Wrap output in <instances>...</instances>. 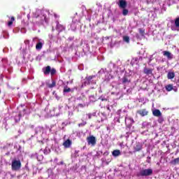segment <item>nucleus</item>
Listing matches in <instances>:
<instances>
[{
	"instance_id": "1a4fd4ad",
	"label": "nucleus",
	"mask_w": 179,
	"mask_h": 179,
	"mask_svg": "<svg viewBox=\"0 0 179 179\" xmlns=\"http://www.w3.org/2000/svg\"><path fill=\"white\" fill-rule=\"evenodd\" d=\"M43 45H44V41L41 39H38V41L36 45V50H37L38 51H40V50L43 48Z\"/></svg>"
},
{
	"instance_id": "5701e85b",
	"label": "nucleus",
	"mask_w": 179,
	"mask_h": 179,
	"mask_svg": "<svg viewBox=\"0 0 179 179\" xmlns=\"http://www.w3.org/2000/svg\"><path fill=\"white\" fill-rule=\"evenodd\" d=\"M165 88L167 92H171V90H173V85L169 84V85H166L165 87Z\"/></svg>"
},
{
	"instance_id": "9b49d317",
	"label": "nucleus",
	"mask_w": 179,
	"mask_h": 179,
	"mask_svg": "<svg viewBox=\"0 0 179 179\" xmlns=\"http://www.w3.org/2000/svg\"><path fill=\"white\" fill-rule=\"evenodd\" d=\"M122 83L123 85H129V83H131V80H129L128 78V77L127 76H124L122 78Z\"/></svg>"
},
{
	"instance_id": "e433bc0d",
	"label": "nucleus",
	"mask_w": 179,
	"mask_h": 179,
	"mask_svg": "<svg viewBox=\"0 0 179 179\" xmlns=\"http://www.w3.org/2000/svg\"><path fill=\"white\" fill-rule=\"evenodd\" d=\"M87 115H88L89 120H90V118H92V115H93L92 113H90Z\"/></svg>"
},
{
	"instance_id": "3c124183",
	"label": "nucleus",
	"mask_w": 179,
	"mask_h": 179,
	"mask_svg": "<svg viewBox=\"0 0 179 179\" xmlns=\"http://www.w3.org/2000/svg\"><path fill=\"white\" fill-rule=\"evenodd\" d=\"M106 100H107V99H101L102 101H106Z\"/></svg>"
},
{
	"instance_id": "864d4df0",
	"label": "nucleus",
	"mask_w": 179,
	"mask_h": 179,
	"mask_svg": "<svg viewBox=\"0 0 179 179\" xmlns=\"http://www.w3.org/2000/svg\"><path fill=\"white\" fill-rule=\"evenodd\" d=\"M148 159H149V160H150V157H148Z\"/></svg>"
},
{
	"instance_id": "c9c22d12",
	"label": "nucleus",
	"mask_w": 179,
	"mask_h": 179,
	"mask_svg": "<svg viewBox=\"0 0 179 179\" xmlns=\"http://www.w3.org/2000/svg\"><path fill=\"white\" fill-rule=\"evenodd\" d=\"M78 107H80L81 108H83V107H86V104L79 103Z\"/></svg>"
},
{
	"instance_id": "bb28decb",
	"label": "nucleus",
	"mask_w": 179,
	"mask_h": 179,
	"mask_svg": "<svg viewBox=\"0 0 179 179\" xmlns=\"http://www.w3.org/2000/svg\"><path fill=\"white\" fill-rule=\"evenodd\" d=\"M96 96H94V95H91L90 96V101H92V103H94V101H96Z\"/></svg>"
},
{
	"instance_id": "5fc2aeb1",
	"label": "nucleus",
	"mask_w": 179,
	"mask_h": 179,
	"mask_svg": "<svg viewBox=\"0 0 179 179\" xmlns=\"http://www.w3.org/2000/svg\"><path fill=\"white\" fill-rule=\"evenodd\" d=\"M147 162H148V163H150V161H149V160H148V161H147Z\"/></svg>"
},
{
	"instance_id": "423d86ee",
	"label": "nucleus",
	"mask_w": 179,
	"mask_h": 179,
	"mask_svg": "<svg viewBox=\"0 0 179 179\" xmlns=\"http://www.w3.org/2000/svg\"><path fill=\"white\" fill-rule=\"evenodd\" d=\"M125 124L129 128L134 124V119L128 115L125 117Z\"/></svg>"
},
{
	"instance_id": "7ed1b4c3",
	"label": "nucleus",
	"mask_w": 179,
	"mask_h": 179,
	"mask_svg": "<svg viewBox=\"0 0 179 179\" xmlns=\"http://www.w3.org/2000/svg\"><path fill=\"white\" fill-rule=\"evenodd\" d=\"M11 167L12 170H13L14 171H17V170H20V167H22V163L20 162V160H13Z\"/></svg>"
},
{
	"instance_id": "f03ea898",
	"label": "nucleus",
	"mask_w": 179,
	"mask_h": 179,
	"mask_svg": "<svg viewBox=\"0 0 179 179\" xmlns=\"http://www.w3.org/2000/svg\"><path fill=\"white\" fill-rule=\"evenodd\" d=\"M153 174V169H142L138 173V177H149Z\"/></svg>"
},
{
	"instance_id": "6ab92c4d",
	"label": "nucleus",
	"mask_w": 179,
	"mask_h": 179,
	"mask_svg": "<svg viewBox=\"0 0 179 179\" xmlns=\"http://www.w3.org/2000/svg\"><path fill=\"white\" fill-rule=\"evenodd\" d=\"M94 78H96V76H90L86 77L85 83H87V85H90V82H92V79H94Z\"/></svg>"
},
{
	"instance_id": "2eb2a0df",
	"label": "nucleus",
	"mask_w": 179,
	"mask_h": 179,
	"mask_svg": "<svg viewBox=\"0 0 179 179\" xmlns=\"http://www.w3.org/2000/svg\"><path fill=\"white\" fill-rule=\"evenodd\" d=\"M138 113L141 115V117H145V115H148V110L146 109L140 110L138 111Z\"/></svg>"
},
{
	"instance_id": "412c9836",
	"label": "nucleus",
	"mask_w": 179,
	"mask_h": 179,
	"mask_svg": "<svg viewBox=\"0 0 179 179\" xmlns=\"http://www.w3.org/2000/svg\"><path fill=\"white\" fill-rule=\"evenodd\" d=\"M43 131H44V129L41 127H38L35 129V134H36V135L38 134H41V132H43Z\"/></svg>"
},
{
	"instance_id": "6e6552de",
	"label": "nucleus",
	"mask_w": 179,
	"mask_h": 179,
	"mask_svg": "<svg viewBox=\"0 0 179 179\" xmlns=\"http://www.w3.org/2000/svg\"><path fill=\"white\" fill-rule=\"evenodd\" d=\"M118 3L117 5L119 6V8H121V9H125V8H127V0H118Z\"/></svg>"
},
{
	"instance_id": "09e8293b",
	"label": "nucleus",
	"mask_w": 179,
	"mask_h": 179,
	"mask_svg": "<svg viewBox=\"0 0 179 179\" xmlns=\"http://www.w3.org/2000/svg\"><path fill=\"white\" fill-rule=\"evenodd\" d=\"M173 90H174V92H177V88H176V89H173Z\"/></svg>"
},
{
	"instance_id": "9d476101",
	"label": "nucleus",
	"mask_w": 179,
	"mask_h": 179,
	"mask_svg": "<svg viewBox=\"0 0 179 179\" xmlns=\"http://www.w3.org/2000/svg\"><path fill=\"white\" fill-rule=\"evenodd\" d=\"M144 73H145V75H148L149 76V75H150L151 76H153V69H148V68H144Z\"/></svg>"
},
{
	"instance_id": "49530a36",
	"label": "nucleus",
	"mask_w": 179,
	"mask_h": 179,
	"mask_svg": "<svg viewBox=\"0 0 179 179\" xmlns=\"http://www.w3.org/2000/svg\"><path fill=\"white\" fill-rule=\"evenodd\" d=\"M44 154H45V155H47V154H48V152H47V151H45V150H44Z\"/></svg>"
},
{
	"instance_id": "4d7b16f0",
	"label": "nucleus",
	"mask_w": 179,
	"mask_h": 179,
	"mask_svg": "<svg viewBox=\"0 0 179 179\" xmlns=\"http://www.w3.org/2000/svg\"><path fill=\"white\" fill-rule=\"evenodd\" d=\"M61 164H64V162H61Z\"/></svg>"
},
{
	"instance_id": "aec40b11",
	"label": "nucleus",
	"mask_w": 179,
	"mask_h": 179,
	"mask_svg": "<svg viewBox=\"0 0 179 179\" xmlns=\"http://www.w3.org/2000/svg\"><path fill=\"white\" fill-rule=\"evenodd\" d=\"M77 27H78V23H76L75 20H73V22L71 25V30L75 31L76 30Z\"/></svg>"
},
{
	"instance_id": "20e7f679",
	"label": "nucleus",
	"mask_w": 179,
	"mask_h": 179,
	"mask_svg": "<svg viewBox=\"0 0 179 179\" xmlns=\"http://www.w3.org/2000/svg\"><path fill=\"white\" fill-rule=\"evenodd\" d=\"M171 30L173 31H179V17L175 19L174 23L171 27Z\"/></svg>"
},
{
	"instance_id": "473e14b6",
	"label": "nucleus",
	"mask_w": 179,
	"mask_h": 179,
	"mask_svg": "<svg viewBox=\"0 0 179 179\" xmlns=\"http://www.w3.org/2000/svg\"><path fill=\"white\" fill-rule=\"evenodd\" d=\"M55 72H57V71L55 70V69H50V73H51V75L52 76V75H55Z\"/></svg>"
},
{
	"instance_id": "a19ab883",
	"label": "nucleus",
	"mask_w": 179,
	"mask_h": 179,
	"mask_svg": "<svg viewBox=\"0 0 179 179\" xmlns=\"http://www.w3.org/2000/svg\"><path fill=\"white\" fill-rule=\"evenodd\" d=\"M4 38H9V35H7V36H3Z\"/></svg>"
},
{
	"instance_id": "6e6d98bb",
	"label": "nucleus",
	"mask_w": 179,
	"mask_h": 179,
	"mask_svg": "<svg viewBox=\"0 0 179 179\" xmlns=\"http://www.w3.org/2000/svg\"><path fill=\"white\" fill-rule=\"evenodd\" d=\"M55 17H57V15L56 14H55Z\"/></svg>"
},
{
	"instance_id": "8fccbe9b",
	"label": "nucleus",
	"mask_w": 179,
	"mask_h": 179,
	"mask_svg": "<svg viewBox=\"0 0 179 179\" xmlns=\"http://www.w3.org/2000/svg\"><path fill=\"white\" fill-rule=\"evenodd\" d=\"M104 155H108V152H105Z\"/></svg>"
},
{
	"instance_id": "a18cd8bd",
	"label": "nucleus",
	"mask_w": 179,
	"mask_h": 179,
	"mask_svg": "<svg viewBox=\"0 0 179 179\" xmlns=\"http://www.w3.org/2000/svg\"><path fill=\"white\" fill-rule=\"evenodd\" d=\"M41 159H43V156L39 157V159L38 160H41Z\"/></svg>"
},
{
	"instance_id": "37998d69",
	"label": "nucleus",
	"mask_w": 179,
	"mask_h": 179,
	"mask_svg": "<svg viewBox=\"0 0 179 179\" xmlns=\"http://www.w3.org/2000/svg\"><path fill=\"white\" fill-rule=\"evenodd\" d=\"M106 108H107V110H108L110 111V106H106Z\"/></svg>"
},
{
	"instance_id": "f8f14e48",
	"label": "nucleus",
	"mask_w": 179,
	"mask_h": 179,
	"mask_svg": "<svg viewBox=\"0 0 179 179\" xmlns=\"http://www.w3.org/2000/svg\"><path fill=\"white\" fill-rule=\"evenodd\" d=\"M134 152H141V150H142V144L137 143L134 145Z\"/></svg>"
},
{
	"instance_id": "ddd939ff",
	"label": "nucleus",
	"mask_w": 179,
	"mask_h": 179,
	"mask_svg": "<svg viewBox=\"0 0 179 179\" xmlns=\"http://www.w3.org/2000/svg\"><path fill=\"white\" fill-rule=\"evenodd\" d=\"M57 30L59 31H64L65 30V27L64 25L59 24V22H57Z\"/></svg>"
},
{
	"instance_id": "b1692460",
	"label": "nucleus",
	"mask_w": 179,
	"mask_h": 179,
	"mask_svg": "<svg viewBox=\"0 0 179 179\" xmlns=\"http://www.w3.org/2000/svg\"><path fill=\"white\" fill-rule=\"evenodd\" d=\"M63 92H64V93H69L71 92V88H69V87H68V86H65L64 87Z\"/></svg>"
},
{
	"instance_id": "c03bdc74",
	"label": "nucleus",
	"mask_w": 179,
	"mask_h": 179,
	"mask_svg": "<svg viewBox=\"0 0 179 179\" xmlns=\"http://www.w3.org/2000/svg\"><path fill=\"white\" fill-rule=\"evenodd\" d=\"M72 114H73L72 112H69V116L72 115Z\"/></svg>"
},
{
	"instance_id": "79ce46f5",
	"label": "nucleus",
	"mask_w": 179,
	"mask_h": 179,
	"mask_svg": "<svg viewBox=\"0 0 179 179\" xmlns=\"http://www.w3.org/2000/svg\"><path fill=\"white\" fill-rule=\"evenodd\" d=\"M117 113L118 115H120V113H121V110H117Z\"/></svg>"
},
{
	"instance_id": "cd10ccee",
	"label": "nucleus",
	"mask_w": 179,
	"mask_h": 179,
	"mask_svg": "<svg viewBox=\"0 0 179 179\" xmlns=\"http://www.w3.org/2000/svg\"><path fill=\"white\" fill-rule=\"evenodd\" d=\"M56 83L55 81L52 80V84H48V87L52 89V87H55Z\"/></svg>"
},
{
	"instance_id": "a211bd4d",
	"label": "nucleus",
	"mask_w": 179,
	"mask_h": 179,
	"mask_svg": "<svg viewBox=\"0 0 179 179\" xmlns=\"http://www.w3.org/2000/svg\"><path fill=\"white\" fill-rule=\"evenodd\" d=\"M43 71L45 75H50V72L51 71V66H48L45 69H43Z\"/></svg>"
},
{
	"instance_id": "f257e3e1",
	"label": "nucleus",
	"mask_w": 179,
	"mask_h": 179,
	"mask_svg": "<svg viewBox=\"0 0 179 179\" xmlns=\"http://www.w3.org/2000/svg\"><path fill=\"white\" fill-rule=\"evenodd\" d=\"M47 15H50V12L47 10L37 9L36 12L34 13V17L39 20V24H43L44 22H47Z\"/></svg>"
},
{
	"instance_id": "a878e982",
	"label": "nucleus",
	"mask_w": 179,
	"mask_h": 179,
	"mask_svg": "<svg viewBox=\"0 0 179 179\" xmlns=\"http://www.w3.org/2000/svg\"><path fill=\"white\" fill-rule=\"evenodd\" d=\"M63 108H64V106L59 105L58 106L59 113H56L55 115L58 116V115H60V114H62V111L61 110V109H62Z\"/></svg>"
},
{
	"instance_id": "f704fd0d",
	"label": "nucleus",
	"mask_w": 179,
	"mask_h": 179,
	"mask_svg": "<svg viewBox=\"0 0 179 179\" xmlns=\"http://www.w3.org/2000/svg\"><path fill=\"white\" fill-rule=\"evenodd\" d=\"M85 125H86V122H83L82 123H80L78 124V127H85Z\"/></svg>"
},
{
	"instance_id": "dca6fc26",
	"label": "nucleus",
	"mask_w": 179,
	"mask_h": 179,
	"mask_svg": "<svg viewBox=\"0 0 179 179\" xmlns=\"http://www.w3.org/2000/svg\"><path fill=\"white\" fill-rule=\"evenodd\" d=\"M152 115L155 117H160L162 115V112H160V110L155 109L152 111Z\"/></svg>"
},
{
	"instance_id": "4c0bfd02",
	"label": "nucleus",
	"mask_w": 179,
	"mask_h": 179,
	"mask_svg": "<svg viewBox=\"0 0 179 179\" xmlns=\"http://www.w3.org/2000/svg\"><path fill=\"white\" fill-rule=\"evenodd\" d=\"M101 115H103V118H106V114H104V113H101Z\"/></svg>"
},
{
	"instance_id": "58836bf2",
	"label": "nucleus",
	"mask_w": 179,
	"mask_h": 179,
	"mask_svg": "<svg viewBox=\"0 0 179 179\" xmlns=\"http://www.w3.org/2000/svg\"><path fill=\"white\" fill-rule=\"evenodd\" d=\"M151 1V2H157V1H159V0H150Z\"/></svg>"
},
{
	"instance_id": "4be33fe9",
	"label": "nucleus",
	"mask_w": 179,
	"mask_h": 179,
	"mask_svg": "<svg viewBox=\"0 0 179 179\" xmlns=\"http://www.w3.org/2000/svg\"><path fill=\"white\" fill-rule=\"evenodd\" d=\"M174 76H176V74L173 72H169L167 74L168 79H174Z\"/></svg>"
},
{
	"instance_id": "4468645a",
	"label": "nucleus",
	"mask_w": 179,
	"mask_h": 179,
	"mask_svg": "<svg viewBox=\"0 0 179 179\" xmlns=\"http://www.w3.org/2000/svg\"><path fill=\"white\" fill-rule=\"evenodd\" d=\"M71 145H72V141H71L69 139L66 140L63 143V146H64L66 148H71Z\"/></svg>"
},
{
	"instance_id": "72a5a7b5",
	"label": "nucleus",
	"mask_w": 179,
	"mask_h": 179,
	"mask_svg": "<svg viewBox=\"0 0 179 179\" xmlns=\"http://www.w3.org/2000/svg\"><path fill=\"white\" fill-rule=\"evenodd\" d=\"M152 60H153V55H150L148 59V64H150V62H152Z\"/></svg>"
},
{
	"instance_id": "f3484780",
	"label": "nucleus",
	"mask_w": 179,
	"mask_h": 179,
	"mask_svg": "<svg viewBox=\"0 0 179 179\" xmlns=\"http://www.w3.org/2000/svg\"><path fill=\"white\" fill-rule=\"evenodd\" d=\"M112 155L114 157H118V156L121 155V151L120 150H115L113 151Z\"/></svg>"
},
{
	"instance_id": "0eeeda50",
	"label": "nucleus",
	"mask_w": 179,
	"mask_h": 179,
	"mask_svg": "<svg viewBox=\"0 0 179 179\" xmlns=\"http://www.w3.org/2000/svg\"><path fill=\"white\" fill-rule=\"evenodd\" d=\"M162 54H163L164 57H166L167 58V59H169V61H171V59H173V58H174V55H172L171 52H170L167 50L163 51Z\"/></svg>"
},
{
	"instance_id": "ea45409f",
	"label": "nucleus",
	"mask_w": 179,
	"mask_h": 179,
	"mask_svg": "<svg viewBox=\"0 0 179 179\" xmlns=\"http://www.w3.org/2000/svg\"><path fill=\"white\" fill-rule=\"evenodd\" d=\"M139 31L141 34H143V31H142V29H139Z\"/></svg>"
},
{
	"instance_id": "2f4dec72",
	"label": "nucleus",
	"mask_w": 179,
	"mask_h": 179,
	"mask_svg": "<svg viewBox=\"0 0 179 179\" xmlns=\"http://www.w3.org/2000/svg\"><path fill=\"white\" fill-rule=\"evenodd\" d=\"M172 163H173V164H179V157H178V158L173 159V160L172 161Z\"/></svg>"
},
{
	"instance_id": "39448f33",
	"label": "nucleus",
	"mask_w": 179,
	"mask_h": 179,
	"mask_svg": "<svg viewBox=\"0 0 179 179\" xmlns=\"http://www.w3.org/2000/svg\"><path fill=\"white\" fill-rule=\"evenodd\" d=\"M87 142L88 145H90L91 146H94L96 145V137L94 136H90L87 138Z\"/></svg>"
},
{
	"instance_id": "603ef678",
	"label": "nucleus",
	"mask_w": 179,
	"mask_h": 179,
	"mask_svg": "<svg viewBox=\"0 0 179 179\" xmlns=\"http://www.w3.org/2000/svg\"><path fill=\"white\" fill-rule=\"evenodd\" d=\"M36 38H34L33 39V41H34V40H36Z\"/></svg>"
},
{
	"instance_id": "bf43d9fd",
	"label": "nucleus",
	"mask_w": 179,
	"mask_h": 179,
	"mask_svg": "<svg viewBox=\"0 0 179 179\" xmlns=\"http://www.w3.org/2000/svg\"><path fill=\"white\" fill-rule=\"evenodd\" d=\"M0 93H1V91H0Z\"/></svg>"
},
{
	"instance_id": "393cba45",
	"label": "nucleus",
	"mask_w": 179,
	"mask_h": 179,
	"mask_svg": "<svg viewBox=\"0 0 179 179\" xmlns=\"http://www.w3.org/2000/svg\"><path fill=\"white\" fill-rule=\"evenodd\" d=\"M128 13H129V10H128V9H127V8H123V10H122L123 16H127V15H128Z\"/></svg>"
},
{
	"instance_id": "7c9ffc66",
	"label": "nucleus",
	"mask_w": 179,
	"mask_h": 179,
	"mask_svg": "<svg viewBox=\"0 0 179 179\" xmlns=\"http://www.w3.org/2000/svg\"><path fill=\"white\" fill-rule=\"evenodd\" d=\"M13 22H15V17H12L11 20L8 23V26H12L13 24Z\"/></svg>"
},
{
	"instance_id": "13d9d810",
	"label": "nucleus",
	"mask_w": 179,
	"mask_h": 179,
	"mask_svg": "<svg viewBox=\"0 0 179 179\" xmlns=\"http://www.w3.org/2000/svg\"><path fill=\"white\" fill-rule=\"evenodd\" d=\"M53 111H55V108L53 109Z\"/></svg>"
},
{
	"instance_id": "c85d7f7f",
	"label": "nucleus",
	"mask_w": 179,
	"mask_h": 179,
	"mask_svg": "<svg viewBox=\"0 0 179 179\" xmlns=\"http://www.w3.org/2000/svg\"><path fill=\"white\" fill-rule=\"evenodd\" d=\"M123 41L129 43V36H123Z\"/></svg>"
},
{
	"instance_id": "de8ad7c7",
	"label": "nucleus",
	"mask_w": 179,
	"mask_h": 179,
	"mask_svg": "<svg viewBox=\"0 0 179 179\" xmlns=\"http://www.w3.org/2000/svg\"><path fill=\"white\" fill-rule=\"evenodd\" d=\"M44 154H45V155H47V154H48V152H47V151H45V150H44Z\"/></svg>"
},
{
	"instance_id": "c756f323",
	"label": "nucleus",
	"mask_w": 179,
	"mask_h": 179,
	"mask_svg": "<svg viewBox=\"0 0 179 179\" xmlns=\"http://www.w3.org/2000/svg\"><path fill=\"white\" fill-rule=\"evenodd\" d=\"M158 117H159V118H158V122H159V124H162L163 122L164 121V118H163V116H162V115H161V116H158Z\"/></svg>"
}]
</instances>
